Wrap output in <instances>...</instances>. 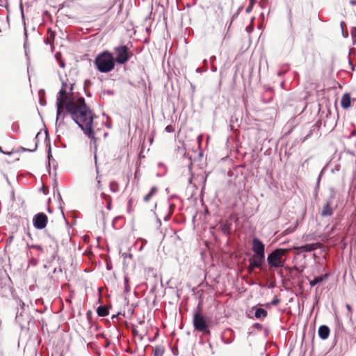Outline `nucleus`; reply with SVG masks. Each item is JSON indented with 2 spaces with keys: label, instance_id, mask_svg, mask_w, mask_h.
I'll return each instance as SVG.
<instances>
[{
  "label": "nucleus",
  "instance_id": "nucleus-1",
  "mask_svg": "<svg viewBox=\"0 0 356 356\" xmlns=\"http://www.w3.org/2000/svg\"><path fill=\"white\" fill-rule=\"evenodd\" d=\"M66 87L67 84L63 83L57 95V119L65 110L83 132L95 143L96 138L92 127L95 115L92 111L87 106L83 97L68 95Z\"/></svg>",
  "mask_w": 356,
  "mask_h": 356
},
{
  "label": "nucleus",
  "instance_id": "nucleus-2",
  "mask_svg": "<svg viewBox=\"0 0 356 356\" xmlns=\"http://www.w3.org/2000/svg\"><path fill=\"white\" fill-rule=\"evenodd\" d=\"M264 244L258 238H254L251 243V250L253 252L252 256L249 259L250 266L248 270L252 272L255 267H260L265 259Z\"/></svg>",
  "mask_w": 356,
  "mask_h": 356
},
{
  "label": "nucleus",
  "instance_id": "nucleus-3",
  "mask_svg": "<svg viewBox=\"0 0 356 356\" xmlns=\"http://www.w3.org/2000/svg\"><path fill=\"white\" fill-rule=\"evenodd\" d=\"M94 65L102 73L111 72L115 67V59L113 54L108 51L101 52L96 56Z\"/></svg>",
  "mask_w": 356,
  "mask_h": 356
},
{
  "label": "nucleus",
  "instance_id": "nucleus-4",
  "mask_svg": "<svg viewBox=\"0 0 356 356\" xmlns=\"http://www.w3.org/2000/svg\"><path fill=\"white\" fill-rule=\"evenodd\" d=\"M193 325L195 330L202 332L205 335L211 334L210 324L207 321L200 311L194 313L193 316Z\"/></svg>",
  "mask_w": 356,
  "mask_h": 356
},
{
  "label": "nucleus",
  "instance_id": "nucleus-5",
  "mask_svg": "<svg viewBox=\"0 0 356 356\" xmlns=\"http://www.w3.org/2000/svg\"><path fill=\"white\" fill-rule=\"evenodd\" d=\"M289 251L288 249L280 248L270 253L267 257V261L270 268L282 267L284 264V256Z\"/></svg>",
  "mask_w": 356,
  "mask_h": 356
},
{
  "label": "nucleus",
  "instance_id": "nucleus-6",
  "mask_svg": "<svg viewBox=\"0 0 356 356\" xmlns=\"http://www.w3.org/2000/svg\"><path fill=\"white\" fill-rule=\"evenodd\" d=\"M114 54L115 55V63L118 64L126 63L132 56V53L129 51L127 47L125 45H119L113 49Z\"/></svg>",
  "mask_w": 356,
  "mask_h": 356
},
{
  "label": "nucleus",
  "instance_id": "nucleus-7",
  "mask_svg": "<svg viewBox=\"0 0 356 356\" xmlns=\"http://www.w3.org/2000/svg\"><path fill=\"white\" fill-rule=\"evenodd\" d=\"M47 222L48 217L42 212L35 214L33 218V226L38 229H42L45 228Z\"/></svg>",
  "mask_w": 356,
  "mask_h": 356
},
{
  "label": "nucleus",
  "instance_id": "nucleus-8",
  "mask_svg": "<svg viewBox=\"0 0 356 356\" xmlns=\"http://www.w3.org/2000/svg\"><path fill=\"white\" fill-rule=\"evenodd\" d=\"M254 311V316L257 319H263L267 316V312L261 307H253L251 312Z\"/></svg>",
  "mask_w": 356,
  "mask_h": 356
},
{
  "label": "nucleus",
  "instance_id": "nucleus-9",
  "mask_svg": "<svg viewBox=\"0 0 356 356\" xmlns=\"http://www.w3.org/2000/svg\"><path fill=\"white\" fill-rule=\"evenodd\" d=\"M317 243H311L307 244L305 245L300 246V247H294L293 249H296L300 250V252H311L317 248Z\"/></svg>",
  "mask_w": 356,
  "mask_h": 356
},
{
  "label": "nucleus",
  "instance_id": "nucleus-10",
  "mask_svg": "<svg viewBox=\"0 0 356 356\" xmlns=\"http://www.w3.org/2000/svg\"><path fill=\"white\" fill-rule=\"evenodd\" d=\"M341 106L343 108H348L351 106V99L348 93H346L342 96L341 101Z\"/></svg>",
  "mask_w": 356,
  "mask_h": 356
},
{
  "label": "nucleus",
  "instance_id": "nucleus-11",
  "mask_svg": "<svg viewBox=\"0 0 356 356\" xmlns=\"http://www.w3.org/2000/svg\"><path fill=\"white\" fill-rule=\"evenodd\" d=\"M330 333L329 328L325 325H321L318 329V335L322 339H326Z\"/></svg>",
  "mask_w": 356,
  "mask_h": 356
},
{
  "label": "nucleus",
  "instance_id": "nucleus-12",
  "mask_svg": "<svg viewBox=\"0 0 356 356\" xmlns=\"http://www.w3.org/2000/svg\"><path fill=\"white\" fill-rule=\"evenodd\" d=\"M165 348L163 346L159 345L152 348V356H163Z\"/></svg>",
  "mask_w": 356,
  "mask_h": 356
},
{
  "label": "nucleus",
  "instance_id": "nucleus-13",
  "mask_svg": "<svg viewBox=\"0 0 356 356\" xmlns=\"http://www.w3.org/2000/svg\"><path fill=\"white\" fill-rule=\"evenodd\" d=\"M159 191V189L156 186L152 187L149 193L144 196L143 200L145 202H149L151 199Z\"/></svg>",
  "mask_w": 356,
  "mask_h": 356
},
{
  "label": "nucleus",
  "instance_id": "nucleus-14",
  "mask_svg": "<svg viewBox=\"0 0 356 356\" xmlns=\"http://www.w3.org/2000/svg\"><path fill=\"white\" fill-rule=\"evenodd\" d=\"M97 313L99 316L104 317L108 315V309L104 306H100L97 308Z\"/></svg>",
  "mask_w": 356,
  "mask_h": 356
},
{
  "label": "nucleus",
  "instance_id": "nucleus-15",
  "mask_svg": "<svg viewBox=\"0 0 356 356\" xmlns=\"http://www.w3.org/2000/svg\"><path fill=\"white\" fill-rule=\"evenodd\" d=\"M109 188H110L111 191H112L113 193H117L119 191V189H120L119 184L115 181H112L110 182Z\"/></svg>",
  "mask_w": 356,
  "mask_h": 356
},
{
  "label": "nucleus",
  "instance_id": "nucleus-16",
  "mask_svg": "<svg viewBox=\"0 0 356 356\" xmlns=\"http://www.w3.org/2000/svg\"><path fill=\"white\" fill-rule=\"evenodd\" d=\"M102 197L107 203V209L110 210L111 208V202H112L111 196L102 193Z\"/></svg>",
  "mask_w": 356,
  "mask_h": 356
},
{
  "label": "nucleus",
  "instance_id": "nucleus-17",
  "mask_svg": "<svg viewBox=\"0 0 356 356\" xmlns=\"http://www.w3.org/2000/svg\"><path fill=\"white\" fill-rule=\"evenodd\" d=\"M332 214V209L328 204H327L322 210V215L324 216H330Z\"/></svg>",
  "mask_w": 356,
  "mask_h": 356
},
{
  "label": "nucleus",
  "instance_id": "nucleus-18",
  "mask_svg": "<svg viewBox=\"0 0 356 356\" xmlns=\"http://www.w3.org/2000/svg\"><path fill=\"white\" fill-rule=\"evenodd\" d=\"M97 188L99 189V190H101L102 189V176L101 175H99V172H98V170H97Z\"/></svg>",
  "mask_w": 356,
  "mask_h": 356
},
{
  "label": "nucleus",
  "instance_id": "nucleus-19",
  "mask_svg": "<svg viewBox=\"0 0 356 356\" xmlns=\"http://www.w3.org/2000/svg\"><path fill=\"white\" fill-rule=\"evenodd\" d=\"M28 248H31V249H36V250H38L39 251L43 252H44V248L40 245H28Z\"/></svg>",
  "mask_w": 356,
  "mask_h": 356
},
{
  "label": "nucleus",
  "instance_id": "nucleus-20",
  "mask_svg": "<svg viewBox=\"0 0 356 356\" xmlns=\"http://www.w3.org/2000/svg\"><path fill=\"white\" fill-rule=\"evenodd\" d=\"M322 280H323V277H316L314 280L310 282V285L314 286L315 284L322 282Z\"/></svg>",
  "mask_w": 356,
  "mask_h": 356
},
{
  "label": "nucleus",
  "instance_id": "nucleus-21",
  "mask_svg": "<svg viewBox=\"0 0 356 356\" xmlns=\"http://www.w3.org/2000/svg\"><path fill=\"white\" fill-rule=\"evenodd\" d=\"M175 127L170 124V125H168L166 127H165V131L168 133H172L175 131Z\"/></svg>",
  "mask_w": 356,
  "mask_h": 356
},
{
  "label": "nucleus",
  "instance_id": "nucleus-22",
  "mask_svg": "<svg viewBox=\"0 0 356 356\" xmlns=\"http://www.w3.org/2000/svg\"><path fill=\"white\" fill-rule=\"evenodd\" d=\"M124 288H125V291L127 292H129L130 289H129V280L127 277H125L124 278Z\"/></svg>",
  "mask_w": 356,
  "mask_h": 356
},
{
  "label": "nucleus",
  "instance_id": "nucleus-23",
  "mask_svg": "<svg viewBox=\"0 0 356 356\" xmlns=\"http://www.w3.org/2000/svg\"><path fill=\"white\" fill-rule=\"evenodd\" d=\"M279 302V300L278 299H275L274 300L273 302H272V304L275 305H277V303Z\"/></svg>",
  "mask_w": 356,
  "mask_h": 356
},
{
  "label": "nucleus",
  "instance_id": "nucleus-24",
  "mask_svg": "<svg viewBox=\"0 0 356 356\" xmlns=\"http://www.w3.org/2000/svg\"><path fill=\"white\" fill-rule=\"evenodd\" d=\"M0 152H2L3 154H10V152H5L4 151H3L1 147L0 146Z\"/></svg>",
  "mask_w": 356,
  "mask_h": 356
},
{
  "label": "nucleus",
  "instance_id": "nucleus-25",
  "mask_svg": "<svg viewBox=\"0 0 356 356\" xmlns=\"http://www.w3.org/2000/svg\"><path fill=\"white\" fill-rule=\"evenodd\" d=\"M346 307H347V309H348V310L350 309V307L348 305Z\"/></svg>",
  "mask_w": 356,
  "mask_h": 356
},
{
  "label": "nucleus",
  "instance_id": "nucleus-26",
  "mask_svg": "<svg viewBox=\"0 0 356 356\" xmlns=\"http://www.w3.org/2000/svg\"><path fill=\"white\" fill-rule=\"evenodd\" d=\"M254 3V0H250V3L252 4Z\"/></svg>",
  "mask_w": 356,
  "mask_h": 356
},
{
  "label": "nucleus",
  "instance_id": "nucleus-27",
  "mask_svg": "<svg viewBox=\"0 0 356 356\" xmlns=\"http://www.w3.org/2000/svg\"><path fill=\"white\" fill-rule=\"evenodd\" d=\"M341 27L343 28V22H341Z\"/></svg>",
  "mask_w": 356,
  "mask_h": 356
},
{
  "label": "nucleus",
  "instance_id": "nucleus-28",
  "mask_svg": "<svg viewBox=\"0 0 356 356\" xmlns=\"http://www.w3.org/2000/svg\"><path fill=\"white\" fill-rule=\"evenodd\" d=\"M129 257L130 258H131V257H132V255L130 254L129 255Z\"/></svg>",
  "mask_w": 356,
  "mask_h": 356
}]
</instances>
